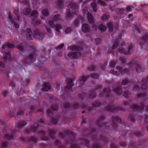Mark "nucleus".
<instances>
[{
	"mask_svg": "<svg viewBox=\"0 0 148 148\" xmlns=\"http://www.w3.org/2000/svg\"><path fill=\"white\" fill-rule=\"evenodd\" d=\"M146 93L145 92L141 93H138L137 95V97L138 98L140 97L142 98H144L146 95Z\"/></svg>",
	"mask_w": 148,
	"mask_h": 148,
	"instance_id": "47",
	"label": "nucleus"
},
{
	"mask_svg": "<svg viewBox=\"0 0 148 148\" xmlns=\"http://www.w3.org/2000/svg\"><path fill=\"white\" fill-rule=\"evenodd\" d=\"M69 7L71 8L73 13L74 14L76 15L77 14L78 8L76 4L75 3L71 2L69 4Z\"/></svg>",
	"mask_w": 148,
	"mask_h": 148,
	"instance_id": "26",
	"label": "nucleus"
},
{
	"mask_svg": "<svg viewBox=\"0 0 148 148\" xmlns=\"http://www.w3.org/2000/svg\"><path fill=\"white\" fill-rule=\"evenodd\" d=\"M112 119V124L111 126L113 129L115 130L117 128L118 124L119 122L121 124H123V123H122V121L121 118L118 116H113Z\"/></svg>",
	"mask_w": 148,
	"mask_h": 148,
	"instance_id": "14",
	"label": "nucleus"
},
{
	"mask_svg": "<svg viewBox=\"0 0 148 148\" xmlns=\"http://www.w3.org/2000/svg\"><path fill=\"white\" fill-rule=\"evenodd\" d=\"M14 12L16 16L17 19L15 20L14 19L12 14L10 12H9L8 14V16L11 23L14 25V27L16 28H18L19 27V25L18 21H19L20 19L19 13L18 9L16 8H15Z\"/></svg>",
	"mask_w": 148,
	"mask_h": 148,
	"instance_id": "10",
	"label": "nucleus"
},
{
	"mask_svg": "<svg viewBox=\"0 0 148 148\" xmlns=\"http://www.w3.org/2000/svg\"><path fill=\"white\" fill-rule=\"evenodd\" d=\"M0 144L1 146L0 148H7V143L6 142H2Z\"/></svg>",
	"mask_w": 148,
	"mask_h": 148,
	"instance_id": "56",
	"label": "nucleus"
},
{
	"mask_svg": "<svg viewBox=\"0 0 148 148\" xmlns=\"http://www.w3.org/2000/svg\"><path fill=\"white\" fill-rule=\"evenodd\" d=\"M84 133L86 135L80 140L82 143L80 145H84L87 148H102L100 144L101 139L105 143H108V138L106 137L101 135L98 138L97 136L98 130L93 128L84 129Z\"/></svg>",
	"mask_w": 148,
	"mask_h": 148,
	"instance_id": "1",
	"label": "nucleus"
},
{
	"mask_svg": "<svg viewBox=\"0 0 148 148\" xmlns=\"http://www.w3.org/2000/svg\"><path fill=\"white\" fill-rule=\"evenodd\" d=\"M83 12L84 14V15H87L88 20V21L91 23H93V17L92 14L88 11L87 8H85L83 9Z\"/></svg>",
	"mask_w": 148,
	"mask_h": 148,
	"instance_id": "18",
	"label": "nucleus"
},
{
	"mask_svg": "<svg viewBox=\"0 0 148 148\" xmlns=\"http://www.w3.org/2000/svg\"><path fill=\"white\" fill-rule=\"evenodd\" d=\"M139 42V45L140 46L141 49L143 48V46L147 45V42L148 41V34H145L143 37L141 38Z\"/></svg>",
	"mask_w": 148,
	"mask_h": 148,
	"instance_id": "16",
	"label": "nucleus"
},
{
	"mask_svg": "<svg viewBox=\"0 0 148 148\" xmlns=\"http://www.w3.org/2000/svg\"><path fill=\"white\" fill-rule=\"evenodd\" d=\"M115 84L117 85V86L115 88H113V90L119 95L121 94L122 93L123 91L121 89V86L119 85L118 84L116 83Z\"/></svg>",
	"mask_w": 148,
	"mask_h": 148,
	"instance_id": "28",
	"label": "nucleus"
},
{
	"mask_svg": "<svg viewBox=\"0 0 148 148\" xmlns=\"http://www.w3.org/2000/svg\"><path fill=\"white\" fill-rule=\"evenodd\" d=\"M72 31V29L70 27H68L66 28L65 30V32L66 34H69Z\"/></svg>",
	"mask_w": 148,
	"mask_h": 148,
	"instance_id": "59",
	"label": "nucleus"
},
{
	"mask_svg": "<svg viewBox=\"0 0 148 148\" xmlns=\"http://www.w3.org/2000/svg\"><path fill=\"white\" fill-rule=\"evenodd\" d=\"M53 20L56 22H58L61 19V16L58 14L54 15L52 18Z\"/></svg>",
	"mask_w": 148,
	"mask_h": 148,
	"instance_id": "41",
	"label": "nucleus"
},
{
	"mask_svg": "<svg viewBox=\"0 0 148 148\" xmlns=\"http://www.w3.org/2000/svg\"><path fill=\"white\" fill-rule=\"evenodd\" d=\"M81 56V54L79 52H72L68 53V56L71 59L79 58Z\"/></svg>",
	"mask_w": 148,
	"mask_h": 148,
	"instance_id": "22",
	"label": "nucleus"
},
{
	"mask_svg": "<svg viewBox=\"0 0 148 148\" xmlns=\"http://www.w3.org/2000/svg\"><path fill=\"white\" fill-rule=\"evenodd\" d=\"M39 127V125L34 124L31 126L30 129L28 127H26L25 128V130L27 133H29L30 131L34 132L37 131Z\"/></svg>",
	"mask_w": 148,
	"mask_h": 148,
	"instance_id": "21",
	"label": "nucleus"
},
{
	"mask_svg": "<svg viewBox=\"0 0 148 148\" xmlns=\"http://www.w3.org/2000/svg\"><path fill=\"white\" fill-rule=\"evenodd\" d=\"M68 48L69 49L72 51H81L82 49V48L76 46H69Z\"/></svg>",
	"mask_w": 148,
	"mask_h": 148,
	"instance_id": "34",
	"label": "nucleus"
},
{
	"mask_svg": "<svg viewBox=\"0 0 148 148\" xmlns=\"http://www.w3.org/2000/svg\"><path fill=\"white\" fill-rule=\"evenodd\" d=\"M128 119L129 120L131 121L132 122L135 121V116L133 114H130L128 117Z\"/></svg>",
	"mask_w": 148,
	"mask_h": 148,
	"instance_id": "49",
	"label": "nucleus"
},
{
	"mask_svg": "<svg viewBox=\"0 0 148 148\" xmlns=\"http://www.w3.org/2000/svg\"><path fill=\"white\" fill-rule=\"evenodd\" d=\"M27 124V123L24 121H19L17 124V127L18 128L23 127Z\"/></svg>",
	"mask_w": 148,
	"mask_h": 148,
	"instance_id": "38",
	"label": "nucleus"
},
{
	"mask_svg": "<svg viewBox=\"0 0 148 148\" xmlns=\"http://www.w3.org/2000/svg\"><path fill=\"white\" fill-rule=\"evenodd\" d=\"M119 42V39H118L114 41L113 43V45L112 47V50L114 49L117 48L118 46Z\"/></svg>",
	"mask_w": 148,
	"mask_h": 148,
	"instance_id": "36",
	"label": "nucleus"
},
{
	"mask_svg": "<svg viewBox=\"0 0 148 148\" xmlns=\"http://www.w3.org/2000/svg\"><path fill=\"white\" fill-rule=\"evenodd\" d=\"M58 120V117H57L56 118H52L51 120V122L52 124H56L57 123Z\"/></svg>",
	"mask_w": 148,
	"mask_h": 148,
	"instance_id": "50",
	"label": "nucleus"
},
{
	"mask_svg": "<svg viewBox=\"0 0 148 148\" xmlns=\"http://www.w3.org/2000/svg\"><path fill=\"white\" fill-rule=\"evenodd\" d=\"M46 29L47 32V34H48V37L50 38L52 37L53 35L50 29L49 28L46 27Z\"/></svg>",
	"mask_w": 148,
	"mask_h": 148,
	"instance_id": "48",
	"label": "nucleus"
},
{
	"mask_svg": "<svg viewBox=\"0 0 148 148\" xmlns=\"http://www.w3.org/2000/svg\"><path fill=\"white\" fill-rule=\"evenodd\" d=\"M42 14L45 16H47L49 15L48 11L47 10H43L42 12Z\"/></svg>",
	"mask_w": 148,
	"mask_h": 148,
	"instance_id": "53",
	"label": "nucleus"
},
{
	"mask_svg": "<svg viewBox=\"0 0 148 148\" xmlns=\"http://www.w3.org/2000/svg\"><path fill=\"white\" fill-rule=\"evenodd\" d=\"M134 45L133 44H131L128 47V50L127 51L125 50L124 48L122 47L118 49V51L116 52V54L115 52L112 50L109 51L107 53L109 54L112 53L113 55L116 57L118 56L119 53L124 55H129L132 51H134Z\"/></svg>",
	"mask_w": 148,
	"mask_h": 148,
	"instance_id": "8",
	"label": "nucleus"
},
{
	"mask_svg": "<svg viewBox=\"0 0 148 148\" xmlns=\"http://www.w3.org/2000/svg\"><path fill=\"white\" fill-rule=\"evenodd\" d=\"M111 90L108 88H104L103 90V93L100 95V97H105L108 98L110 97Z\"/></svg>",
	"mask_w": 148,
	"mask_h": 148,
	"instance_id": "24",
	"label": "nucleus"
},
{
	"mask_svg": "<svg viewBox=\"0 0 148 148\" xmlns=\"http://www.w3.org/2000/svg\"><path fill=\"white\" fill-rule=\"evenodd\" d=\"M0 128L2 129V132L4 133L3 137L5 139L10 140L13 138L16 132V130L14 129L11 132V133L8 134L7 131V127L5 123L2 121L0 118Z\"/></svg>",
	"mask_w": 148,
	"mask_h": 148,
	"instance_id": "6",
	"label": "nucleus"
},
{
	"mask_svg": "<svg viewBox=\"0 0 148 148\" xmlns=\"http://www.w3.org/2000/svg\"><path fill=\"white\" fill-rule=\"evenodd\" d=\"M92 27L93 29L96 31L98 29L101 32H105L106 29V27L102 24H100L98 25L93 24Z\"/></svg>",
	"mask_w": 148,
	"mask_h": 148,
	"instance_id": "19",
	"label": "nucleus"
},
{
	"mask_svg": "<svg viewBox=\"0 0 148 148\" xmlns=\"http://www.w3.org/2000/svg\"><path fill=\"white\" fill-rule=\"evenodd\" d=\"M17 1L23 5H26L27 7L30 6L29 2L26 0H17Z\"/></svg>",
	"mask_w": 148,
	"mask_h": 148,
	"instance_id": "37",
	"label": "nucleus"
},
{
	"mask_svg": "<svg viewBox=\"0 0 148 148\" xmlns=\"http://www.w3.org/2000/svg\"><path fill=\"white\" fill-rule=\"evenodd\" d=\"M25 34L26 35L27 38L28 40H31L33 37L39 40H41L43 39L45 36V34L41 33L38 29H36L34 31L33 34L31 29L29 28H27L25 31Z\"/></svg>",
	"mask_w": 148,
	"mask_h": 148,
	"instance_id": "3",
	"label": "nucleus"
},
{
	"mask_svg": "<svg viewBox=\"0 0 148 148\" xmlns=\"http://www.w3.org/2000/svg\"><path fill=\"white\" fill-rule=\"evenodd\" d=\"M95 67L94 65H92L90 67H88V71L92 72L95 71Z\"/></svg>",
	"mask_w": 148,
	"mask_h": 148,
	"instance_id": "64",
	"label": "nucleus"
},
{
	"mask_svg": "<svg viewBox=\"0 0 148 148\" xmlns=\"http://www.w3.org/2000/svg\"><path fill=\"white\" fill-rule=\"evenodd\" d=\"M89 76H82L80 77L79 79V81L80 82H84L89 77Z\"/></svg>",
	"mask_w": 148,
	"mask_h": 148,
	"instance_id": "43",
	"label": "nucleus"
},
{
	"mask_svg": "<svg viewBox=\"0 0 148 148\" xmlns=\"http://www.w3.org/2000/svg\"><path fill=\"white\" fill-rule=\"evenodd\" d=\"M101 105V103L99 101H95L92 103V106L93 108H97L99 107Z\"/></svg>",
	"mask_w": 148,
	"mask_h": 148,
	"instance_id": "44",
	"label": "nucleus"
},
{
	"mask_svg": "<svg viewBox=\"0 0 148 148\" xmlns=\"http://www.w3.org/2000/svg\"><path fill=\"white\" fill-rule=\"evenodd\" d=\"M129 148H136V143L133 141H131L130 143L128 145Z\"/></svg>",
	"mask_w": 148,
	"mask_h": 148,
	"instance_id": "45",
	"label": "nucleus"
},
{
	"mask_svg": "<svg viewBox=\"0 0 148 148\" xmlns=\"http://www.w3.org/2000/svg\"><path fill=\"white\" fill-rule=\"evenodd\" d=\"M9 109L10 112L8 113L6 112V115L8 117H12L14 116L16 111L14 110L12 108H10Z\"/></svg>",
	"mask_w": 148,
	"mask_h": 148,
	"instance_id": "33",
	"label": "nucleus"
},
{
	"mask_svg": "<svg viewBox=\"0 0 148 148\" xmlns=\"http://www.w3.org/2000/svg\"><path fill=\"white\" fill-rule=\"evenodd\" d=\"M129 82H128L127 79H125L122 80L121 84L122 85H126Z\"/></svg>",
	"mask_w": 148,
	"mask_h": 148,
	"instance_id": "62",
	"label": "nucleus"
},
{
	"mask_svg": "<svg viewBox=\"0 0 148 148\" xmlns=\"http://www.w3.org/2000/svg\"><path fill=\"white\" fill-rule=\"evenodd\" d=\"M24 115V112L23 110H20L18 111L17 113V116H21Z\"/></svg>",
	"mask_w": 148,
	"mask_h": 148,
	"instance_id": "57",
	"label": "nucleus"
},
{
	"mask_svg": "<svg viewBox=\"0 0 148 148\" xmlns=\"http://www.w3.org/2000/svg\"><path fill=\"white\" fill-rule=\"evenodd\" d=\"M148 82V75L145 78L143 79L141 81L140 88L143 90H145L147 88Z\"/></svg>",
	"mask_w": 148,
	"mask_h": 148,
	"instance_id": "23",
	"label": "nucleus"
},
{
	"mask_svg": "<svg viewBox=\"0 0 148 148\" xmlns=\"http://www.w3.org/2000/svg\"><path fill=\"white\" fill-rule=\"evenodd\" d=\"M131 103H132L130 101H125L124 103L123 104L125 106L129 105L133 110L139 112H142L144 109V104L142 103H140V106L134 104L131 106Z\"/></svg>",
	"mask_w": 148,
	"mask_h": 148,
	"instance_id": "12",
	"label": "nucleus"
},
{
	"mask_svg": "<svg viewBox=\"0 0 148 148\" xmlns=\"http://www.w3.org/2000/svg\"><path fill=\"white\" fill-rule=\"evenodd\" d=\"M66 12L67 13L66 18H71L72 17V14L70 9H66Z\"/></svg>",
	"mask_w": 148,
	"mask_h": 148,
	"instance_id": "46",
	"label": "nucleus"
},
{
	"mask_svg": "<svg viewBox=\"0 0 148 148\" xmlns=\"http://www.w3.org/2000/svg\"><path fill=\"white\" fill-rule=\"evenodd\" d=\"M15 47V45L14 44L9 42H6L3 45V47L1 49V53H3L4 56V62H6L7 61L10 62L12 61V59L10 52L8 51V50L9 48Z\"/></svg>",
	"mask_w": 148,
	"mask_h": 148,
	"instance_id": "5",
	"label": "nucleus"
},
{
	"mask_svg": "<svg viewBox=\"0 0 148 148\" xmlns=\"http://www.w3.org/2000/svg\"><path fill=\"white\" fill-rule=\"evenodd\" d=\"M31 16L34 17H36L38 16V12L36 10H34L32 12Z\"/></svg>",
	"mask_w": 148,
	"mask_h": 148,
	"instance_id": "55",
	"label": "nucleus"
},
{
	"mask_svg": "<svg viewBox=\"0 0 148 148\" xmlns=\"http://www.w3.org/2000/svg\"><path fill=\"white\" fill-rule=\"evenodd\" d=\"M59 136L63 139L65 138L66 139L64 142V145H61V142L58 140H56L54 143L55 146L56 148H65L69 145L70 148H80L79 146L77 144L75 137L76 134L73 132L68 130H66L63 133H59Z\"/></svg>",
	"mask_w": 148,
	"mask_h": 148,
	"instance_id": "2",
	"label": "nucleus"
},
{
	"mask_svg": "<svg viewBox=\"0 0 148 148\" xmlns=\"http://www.w3.org/2000/svg\"><path fill=\"white\" fill-rule=\"evenodd\" d=\"M48 23L49 25L52 28H53L55 27L54 22L52 20H49L48 21Z\"/></svg>",
	"mask_w": 148,
	"mask_h": 148,
	"instance_id": "54",
	"label": "nucleus"
},
{
	"mask_svg": "<svg viewBox=\"0 0 148 148\" xmlns=\"http://www.w3.org/2000/svg\"><path fill=\"white\" fill-rule=\"evenodd\" d=\"M133 26L132 27L136 31V33H139L141 32L143 30L142 28L139 27L137 25H133Z\"/></svg>",
	"mask_w": 148,
	"mask_h": 148,
	"instance_id": "40",
	"label": "nucleus"
},
{
	"mask_svg": "<svg viewBox=\"0 0 148 148\" xmlns=\"http://www.w3.org/2000/svg\"><path fill=\"white\" fill-rule=\"evenodd\" d=\"M56 130H48V133L49 135V136L52 140H54L55 138V135L56 134Z\"/></svg>",
	"mask_w": 148,
	"mask_h": 148,
	"instance_id": "30",
	"label": "nucleus"
},
{
	"mask_svg": "<svg viewBox=\"0 0 148 148\" xmlns=\"http://www.w3.org/2000/svg\"><path fill=\"white\" fill-rule=\"evenodd\" d=\"M95 41L96 45H99L101 44V40L100 38H97L95 39Z\"/></svg>",
	"mask_w": 148,
	"mask_h": 148,
	"instance_id": "63",
	"label": "nucleus"
},
{
	"mask_svg": "<svg viewBox=\"0 0 148 148\" xmlns=\"http://www.w3.org/2000/svg\"><path fill=\"white\" fill-rule=\"evenodd\" d=\"M107 26L110 32L112 33L113 31V25L112 23L109 22L107 24Z\"/></svg>",
	"mask_w": 148,
	"mask_h": 148,
	"instance_id": "42",
	"label": "nucleus"
},
{
	"mask_svg": "<svg viewBox=\"0 0 148 148\" xmlns=\"http://www.w3.org/2000/svg\"><path fill=\"white\" fill-rule=\"evenodd\" d=\"M32 24L35 26H37L40 23V20L36 18L33 19L32 21Z\"/></svg>",
	"mask_w": 148,
	"mask_h": 148,
	"instance_id": "39",
	"label": "nucleus"
},
{
	"mask_svg": "<svg viewBox=\"0 0 148 148\" xmlns=\"http://www.w3.org/2000/svg\"><path fill=\"white\" fill-rule=\"evenodd\" d=\"M63 106L65 108H69V110L71 109H77L79 108H83L88 110L89 111H90L92 110V107L91 106H88L87 105L83 104L81 105L77 102H75L71 105L67 102H65L63 104Z\"/></svg>",
	"mask_w": 148,
	"mask_h": 148,
	"instance_id": "7",
	"label": "nucleus"
},
{
	"mask_svg": "<svg viewBox=\"0 0 148 148\" xmlns=\"http://www.w3.org/2000/svg\"><path fill=\"white\" fill-rule=\"evenodd\" d=\"M128 66L129 69L131 70H136L137 72H143L144 69L141 67L139 63L137 61L133 60L128 63Z\"/></svg>",
	"mask_w": 148,
	"mask_h": 148,
	"instance_id": "11",
	"label": "nucleus"
},
{
	"mask_svg": "<svg viewBox=\"0 0 148 148\" xmlns=\"http://www.w3.org/2000/svg\"><path fill=\"white\" fill-rule=\"evenodd\" d=\"M105 110L108 112H112L118 111L119 110L122 111H124L125 110V109L123 108L122 105H120L118 107H116L114 105L112 104L111 105L110 104H109L105 107Z\"/></svg>",
	"mask_w": 148,
	"mask_h": 148,
	"instance_id": "13",
	"label": "nucleus"
},
{
	"mask_svg": "<svg viewBox=\"0 0 148 148\" xmlns=\"http://www.w3.org/2000/svg\"><path fill=\"white\" fill-rule=\"evenodd\" d=\"M66 82L68 86H66L64 87L65 92H68L73 91V90L72 87L74 85L73 83L72 79H68L66 80Z\"/></svg>",
	"mask_w": 148,
	"mask_h": 148,
	"instance_id": "15",
	"label": "nucleus"
},
{
	"mask_svg": "<svg viewBox=\"0 0 148 148\" xmlns=\"http://www.w3.org/2000/svg\"><path fill=\"white\" fill-rule=\"evenodd\" d=\"M31 11L30 6H28V7L25 8L21 12L25 15H27L29 14Z\"/></svg>",
	"mask_w": 148,
	"mask_h": 148,
	"instance_id": "32",
	"label": "nucleus"
},
{
	"mask_svg": "<svg viewBox=\"0 0 148 148\" xmlns=\"http://www.w3.org/2000/svg\"><path fill=\"white\" fill-rule=\"evenodd\" d=\"M90 28L89 25L86 23L83 24L82 26V31L84 33H87L90 31Z\"/></svg>",
	"mask_w": 148,
	"mask_h": 148,
	"instance_id": "27",
	"label": "nucleus"
},
{
	"mask_svg": "<svg viewBox=\"0 0 148 148\" xmlns=\"http://www.w3.org/2000/svg\"><path fill=\"white\" fill-rule=\"evenodd\" d=\"M25 45L21 44L20 45H17L16 47L21 52H23L24 51Z\"/></svg>",
	"mask_w": 148,
	"mask_h": 148,
	"instance_id": "35",
	"label": "nucleus"
},
{
	"mask_svg": "<svg viewBox=\"0 0 148 148\" xmlns=\"http://www.w3.org/2000/svg\"><path fill=\"white\" fill-rule=\"evenodd\" d=\"M51 88V86L50 84L45 83L44 84L42 90L44 91H46Z\"/></svg>",
	"mask_w": 148,
	"mask_h": 148,
	"instance_id": "31",
	"label": "nucleus"
},
{
	"mask_svg": "<svg viewBox=\"0 0 148 148\" xmlns=\"http://www.w3.org/2000/svg\"><path fill=\"white\" fill-rule=\"evenodd\" d=\"M105 117L103 116H101L98 119L96 122V125L99 128V130L100 132H102L104 134H105V129H108L110 128L109 124V123H105L104 122Z\"/></svg>",
	"mask_w": 148,
	"mask_h": 148,
	"instance_id": "9",
	"label": "nucleus"
},
{
	"mask_svg": "<svg viewBox=\"0 0 148 148\" xmlns=\"http://www.w3.org/2000/svg\"><path fill=\"white\" fill-rule=\"evenodd\" d=\"M91 6L94 12H96L97 11V5L95 3H91Z\"/></svg>",
	"mask_w": 148,
	"mask_h": 148,
	"instance_id": "51",
	"label": "nucleus"
},
{
	"mask_svg": "<svg viewBox=\"0 0 148 148\" xmlns=\"http://www.w3.org/2000/svg\"><path fill=\"white\" fill-rule=\"evenodd\" d=\"M97 3L100 4L101 6H105L106 4L105 3L101 0H99L97 2Z\"/></svg>",
	"mask_w": 148,
	"mask_h": 148,
	"instance_id": "61",
	"label": "nucleus"
},
{
	"mask_svg": "<svg viewBox=\"0 0 148 148\" xmlns=\"http://www.w3.org/2000/svg\"><path fill=\"white\" fill-rule=\"evenodd\" d=\"M116 69L119 71L121 73V75H122L125 74L127 75L129 74V71L126 69L123 70L122 67L118 66H116Z\"/></svg>",
	"mask_w": 148,
	"mask_h": 148,
	"instance_id": "29",
	"label": "nucleus"
},
{
	"mask_svg": "<svg viewBox=\"0 0 148 148\" xmlns=\"http://www.w3.org/2000/svg\"><path fill=\"white\" fill-rule=\"evenodd\" d=\"M19 140L23 142L27 141L36 143L37 142V138L36 137L33 136L27 138L24 137H21L20 138Z\"/></svg>",
	"mask_w": 148,
	"mask_h": 148,
	"instance_id": "17",
	"label": "nucleus"
},
{
	"mask_svg": "<svg viewBox=\"0 0 148 148\" xmlns=\"http://www.w3.org/2000/svg\"><path fill=\"white\" fill-rule=\"evenodd\" d=\"M55 28L56 31L58 33H60V30L62 29L61 25H57Z\"/></svg>",
	"mask_w": 148,
	"mask_h": 148,
	"instance_id": "52",
	"label": "nucleus"
},
{
	"mask_svg": "<svg viewBox=\"0 0 148 148\" xmlns=\"http://www.w3.org/2000/svg\"><path fill=\"white\" fill-rule=\"evenodd\" d=\"M110 73H112L113 75H115L116 76H118L119 74V72L113 70H110Z\"/></svg>",
	"mask_w": 148,
	"mask_h": 148,
	"instance_id": "58",
	"label": "nucleus"
},
{
	"mask_svg": "<svg viewBox=\"0 0 148 148\" xmlns=\"http://www.w3.org/2000/svg\"><path fill=\"white\" fill-rule=\"evenodd\" d=\"M109 15L105 14L102 16V19L103 20H108L109 19Z\"/></svg>",
	"mask_w": 148,
	"mask_h": 148,
	"instance_id": "60",
	"label": "nucleus"
},
{
	"mask_svg": "<svg viewBox=\"0 0 148 148\" xmlns=\"http://www.w3.org/2000/svg\"><path fill=\"white\" fill-rule=\"evenodd\" d=\"M101 85H98L97 86V88L94 90H91L90 93L88 96V97L90 99H93L95 98L96 96V90H97L99 88H101Z\"/></svg>",
	"mask_w": 148,
	"mask_h": 148,
	"instance_id": "25",
	"label": "nucleus"
},
{
	"mask_svg": "<svg viewBox=\"0 0 148 148\" xmlns=\"http://www.w3.org/2000/svg\"><path fill=\"white\" fill-rule=\"evenodd\" d=\"M31 53L29 54L23 55L24 59L22 60V63L23 65L27 66L30 63L35 62V59L37 58L35 56L36 54V49L32 47L30 48Z\"/></svg>",
	"mask_w": 148,
	"mask_h": 148,
	"instance_id": "4",
	"label": "nucleus"
},
{
	"mask_svg": "<svg viewBox=\"0 0 148 148\" xmlns=\"http://www.w3.org/2000/svg\"><path fill=\"white\" fill-rule=\"evenodd\" d=\"M58 108V107L57 105L55 104L51 106V109L47 110L46 113L50 117H52L53 115L52 111H56L57 110Z\"/></svg>",
	"mask_w": 148,
	"mask_h": 148,
	"instance_id": "20",
	"label": "nucleus"
}]
</instances>
